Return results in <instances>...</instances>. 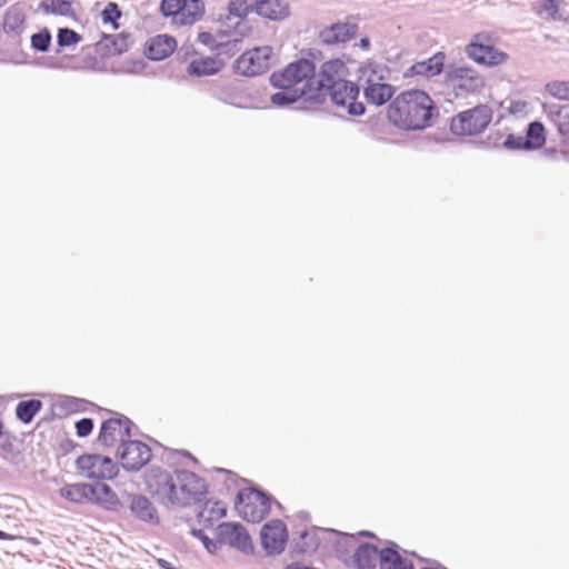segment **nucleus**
Masks as SVG:
<instances>
[{
    "instance_id": "1",
    "label": "nucleus",
    "mask_w": 569,
    "mask_h": 569,
    "mask_svg": "<svg viewBox=\"0 0 569 569\" xmlns=\"http://www.w3.org/2000/svg\"><path fill=\"white\" fill-rule=\"evenodd\" d=\"M146 483L148 490L163 505L190 506L201 501L207 493L204 480L188 470L170 472L152 468L146 476Z\"/></svg>"
},
{
    "instance_id": "2",
    "label": "nucleus",
    "mask_w": 569,
    "mask_h": 569,
    "mask_svg": "<svg viewBox=\"0 0 569 569\" xmlns=\"http://www.w3.org/2000/svg\"><path fill=\"white\" fill-rule=\"evenodd\" d=\"M436 112L432 99L421 90H408L397 96L388 108L389 120L403 130H421L431 126Z\"/></svg>"
},
{
    "instance_id": "3",
    "label": "nucleus",
    "mask_w": 569,
    "mask_h": 569,
    "mask_svg": "<svg viewBox=\"0 0 569 569\" xmlns=\"http://www.w3.org/2000/svg\"><path fill=\"white\" fill-rule=\"evenodd\" d=\"M315 63L309 59H300L290 63L281 71L273 72L270 82L273 87H291L305 91L303 100L312 102Z\"/></svg>"
},
{
    "instance_id": "4",
    "label": "nucleus",
    "mask_w": 569,
    "mask_h": 569,
    "mask_svg": "<svg viewBox=\"0 0 569 569\" xmlns=\"http://www.w3.org/2000/svg\"><path fill=\"white\" fill-rule=\"evenodd\" d=\"M348 68L340 59H332L323 62L318 72L313 76L312 102L322 103L326 101V93L333 90V97H339L341 87L346 90V77Z\"/></svg>"
},
{
    "instance_id": "5",
    "label": "nucleus",
    "mask_w": 569,
    "mask_h": 569,
    "mask_svg": "<svg viewBox=\"0 0 569 569\" xmlns=\"http://www.w3.org/2000/svg\"><path fill=\"white\" fill-rule=\"evenodd\" d=\"M383 71L381 66L362 68L358 80L366 101L376 107L387 103L396 92V88L386 82Z\"/></svg>"
},
{
    "instance_id": "6",
    "label": "nucleus",
    "mask_w": 569,
    "mask_h": 569,
    "mask_svg": "<svg viewBox=\"0 0 569 569\" xmlns=\"http://www.w3.org/2000/svg\"><path fill=\"white\" fill-rule=\"evenodd\" d=\"M497 39L492 32H478L472 36L465 51L471 60L479 64L489 67L501 64L508 59V54L495 47Z\"/></svg>"
},
{
    "instance_id": "7",
    "label": "nucleus",
    "mask_w": 569,
    "mask_h": 569,
    "mask_svg": "<svg viewBox=\"0 0 569 569\" xmlns=\"http://www.w3.org/2000/svg\"><path fill=\"white\" fill-rule=\"evenodd\" d=\"M492 109L488 104H478L459 112L450 122L451 131L457 136H475L482 132L492 120Z\"/></svg>"
},
{
    "instance_id": "8",
    "label": "nucleus",
    "mask_w": 569,
    "mask_h": 569,
    "mask_svg": "<svg viewBox=\"0 0 569 569\" xmlns=\"http://www.w3.org/2000/svg\"><path fill=\"white\" fill-rule=\"evenodd\" d=\"M269 496L256 489H241L236 498L234 507L241 518L248 522H260L270 510Z\"/></svg>"
},
{
    "instance_id": "9",
    "label": "nucleus",
    "mask_w": 569,
    "mask_h": 569,
    "mask_svg": "<svg viewBox=\"0 0 569 569\" xmlns=\"http://www.w3.org/2000/svg\"><path fill=\"white\" fill-rule=\"evenodd\" d=\"M446 77L456 97L480 92L485 87V78L472 67L450 66Z\"/></svg>"
},
{
    "instance_id": "10",
    "label": "nucleus",
    "mask_w": 569,
    "mask_h": 569,
    "mask_svg": "<svg viewBox=\"0 0 569 569\" xmlns=\"http://www.w3.org/2000/svg\"><path fill=\"white\" fill-rule=\"evenodd\" d=\"M272 64V49L269 46L253 48L242 53L234 62V71L246 77L264 73Z\"/></svg>"
},
{
    "instance_id": "11",
    "label": "nucleus",
    "mask_w": 569,
    "mask_h": 569,
    "mask_svg": "<svg viewBox=\"0 0 569 569\" xmlns=\"http://www.w3.org/2000/svg\"><path fill=\"white\" fill-rule=\"evenodd\" d=\"M76 463L80 472L91 479H112L118 473L117 465L107 456L83 455Z\"/></svg>"
},
{
    "instance_id": "12",
    "label": "nucleus",
    "mask_w": 569,
    "mask_h": 569,
    "mask_svg": "<svg viewBox=\"0 0 569 569\" xmlns=\"http://www.w3.org/2000/svg\"><path fill=\"white\" fill-rule=\"evenodd\" d=\"M117 456L126 470L138 471L150 461L151 449L141 441L128 440L118 450Z\"/></svg>"
},
{
    "instance_id": "13",
    "label": "nucleus",
    "mask_w": 569,
    "mask_h": 569,
    "mask_svg": "<svg viewBox=\"0 0 569 569\" xmlns=\"http://www.w3.org/2000/svg\"><path fill=\"white\" fill-rule=\"evenodd\" d=\"M256 7V0H230L228 3V14L221 22L228 28H233V34L240 39L248 32V23L244 20L247 14Z\"/></svg>"
},
{
    "instance_id": "14",
    "label": "nucleus",
    "mask_w": 569,
    "mask_h": 569,
    "mask_svg": "<svg viewBox=\"0 0 569 569\" xmlns=\"http://www.w3.org/2000/svg\"><path fill=\"white\" fill-rule=\"evenodd\" d=\"M131 425L132 421L124 416L108 419L101 425L98 441L106 447H113L117 442H121L122 448L128 441L126 438L130 437Z\"/></svg>"
},
{
    "instance_id": "15",
    "label": "nucleus",
    "mask_w": 569,
    "mask_h": 569,
    "mask_svg": "<svg viewBox=\"0 0 569 569\" xmlns=\"http://www.w3.org/2000/svg\"><path fill=\"white\" fill-rule=\"evenodd\" d=\"M339 91L340 94L337 99L333 97V90L326 93V99L329 97L338 111L347 112L350 116H361L365 113V104L357 100L359 83L346 80V90L341 87Z\"/></svg>"
},
{
    "instance_id": "16",
    "label": "nucleus",
    "mask_w": 569,
    "mask_h": 569,
    "mask_svg": "<svg viewBox=\"0 0 569 569\" xmlns=\"http://www.w3.org/2000/svg\"><path fill=\"white\" fill-rule=\"evenodd\" d=\"M241 40L238 36L233 34V31L220 30L217 34L211 32H200L198 34V41L211 49L218 50L221 53H234L239 51Z\"/></svg>"
},
{
    "instance_id": "17",
    "label": "nucleus",
    "mask_w": 569,
    "mask_h": 569,
    "mask_svg": "<svg viewBox=\"0 0 569 569\" xmlns=\"http://www.w3.org/2000/svg\"><path fill=\"white\" fill-rule=\"evenodd\" d=\"M358 31V26L350 22H338L326 27L319 31V40L327 46L347 42L352 39Z\"/></svg>"
},
{
    "instance_id": "18",
    "label": "nucleus",
    "mask_w": 569,
    "mask_h": 569,
    "mask_svg": "<svg viewBox=\"0 0 569 569\" xmlns=\"http://www.w3.org/2000/svg\"><path fill=\"white\" fill-rule=\"evenodd\" d=\"M177 41L168 34H159L151 38L146 48V54L151 60H162L169 57L176 49Z\"/></svg>"
},
{
    "instance_id": "19",
    "label": "nucleus",
    "mask_w": 569,
    "mask_h": 569,
    "mask_svg": "<svg viewBox=\"0 0 569 569\" xmlns=\"http://www.w3.org/2000/svg\"><path fill=\"white\" fill-rule=\"evenodd\" d=\"M443 66L445 54L442 52H438L427 60L413 63L405 73V76H421L426 78H431L440 74L441 71L443 70Z\"/></svg>"
},
{
    "instance_id": "20",
    "label": "nucleus",
    "mask_w": 569,
    "mask_h": 569,
    "mask_svg": "<svg viewBox=\"0 0 569 569\" xmlns=\"http://www.w3.org/2000/svg\"><path fill=\"white\" fill-rule=\"evenodd\" d=\"M26 29V14L23 9L16 4L11 6L3 17V30L7 36L18 41Z\"/></svg>"
},
{
    "instance_id": "21",
    "label": "nucleus",
    "mask_w": 569,
    "mask_h": 569,
    "mask_svg": "<svg viewBox=\"0 0 569 569\" xmlns=\"http://www.w3.org/2000/svg\"><path fill=\"white\" fill-rule=\"evenodd\" d=\"M254 11L269 20H281L289 16L288 0H256Z\"/></svg>"
},
{
    "instance_id": "22",
    "label": "nucleus",
    "mask_w": 569,
    "mask_h": 569,
    "mask_svg": "<svg viewBox=\"0 0 569 569\" xmlns=\"http://www.w3.org/2000/svg\"><path fill=\"white\" fill-rule=\"evenodd\" d=\"M377 561L381 567V550H378L373 545H361L355 551L353 565L357 569H373Z\"/></svg>"
},
{
    "instance_id": "23",
    "label": "nucleus",
    "mask_w": 569,
    "mask_h": 569,
    "mask_svg": "<svg viewBox=\"0 0 569 569\" xmlns=\"http://www.w3.org/2000/svg\"><path fill=\"white\" fill-rule=\"evenodd\" d=\"M130 509L138 519L144 522L154 525L159 521L156 508L146 497H133L131 500Z\"/></svg>"
},
{
    "instance_id": "24",
    "label": "nucleus",
    "mask_w": 569,
    "mask_h": 569,
    "mask_svg": "<svg viewBox=\"0 0 569 569\" xmlns=\"http://www.w3.org/2000/svg\"><path fill=\"white\" fill-rule=\"evenodd\" d=\"M222 62L211 57L193 59L187 71L191 76L204 77L218 73L222 68Z\"/></svg>"
},
{
    "instance_id": "25",
    "label": "nucleus",
    "mask_w": 569,
    "mask_h": 569,
    "mask_svg": "<svg viewBox=\"0 0 569 569\" xmlns=\"http://www.w3.org/2000/svg\"><path fill=\"white\" fill-rule=\"evenodd\" d=\"M381 569H415L412 563L402 558L398 546L391 543L390 547L381 549Z\"/></svg>"
},
{
    "instance_id": "26",
    "label": "nucleus",
    "mask_w": 569,
    "mask_h": 569,
    "mask_svg": "<svg viewBox=\"0 0 569 569\" xmlns=\"http://www.w3.org/2000/svg\"><path fill=\"white\" fill-rule=\"evenodd\" d=\"M61 497L76 502L81 503L84 501H91L92 499V485L89 483H74L68 485L60 490Z\"/></svg>"
},
{
    "instance_id": "27",
    "label": "nucleus",
    "mask_w": 569,
    "mask_h": 569,
    "mask_svg": "<svg viewBox=\"0 0 569 569\" xmlns=\"http://www.w3.org/2000/svg\"><path fill=\"white\" fill-rule=\"evenodd\" d=\"M40 9L47 14H56L69 18L76 17L72 2L68 0H43L40 3Z\"/></svg>"
},
{
    "instance_id": "28",
    "label": "nucleus",
    "mask_w": 569,
    "mask_h": 569,
    "mask_svg": "<svg viewBox=\"0 0 569 569\" xmlns=\"http://www.w3.org/2000/svg\"><path fill=\"white\" fill-rule=\"evenodd\" d=\"M280 91L271 94L270 100L277 107H287L303 99L305 91L301 89H292L291 87H277Z\"/></svg>"
},
{
    "instance_id": "29",
    "label": "nucleus",
    "mask_w": 569,
    "mask_h": 569,
    "mask_svg": "<svg viewBox=\"0 0 569 569\" xmlns=\"http://www.w3.org/2000/svg\"><path fill=\"white\" fill-rule=\"evenodd\" d=\"M91 501L102 503L108 508L114 507L119 503L117 495L104 482H96L92 485Z\"/></svg>"
},
{
    "instance_id": "30",
    "label": "nucleus",
    "mask_w": 569,
    "mask_h": 569,
    "mask_svg": "<svg viewBox=\"0 0 569 569\" xmlns=\"http://www.w3.org/2000/svg\"><path fill=\"white\" fill-rule=\"evenodd\" d=\"M204 13V3L202 0H184L183 10L180 18L182 24H192Z\"/></svg>"
},
{
    "instance_id": "31",
    "label": "nucleus",
    "mask_w": 569,
    "mask_h": 569,
    "mask_svg": "<svg viewBox=\"0 0 569 569\" xmlns=\"http://www.w3.org/2000/svg\"><path fill=\"white\" fill-rule=\"evenodd\" d=\"M42 402L40 400L31 399L18 403L16 413L19 420L24 423L32 421L34 416L41 410Z\"/></svg>"
},
{
    "instance_id": "32",
    "label": "nucleus",
    "mask_w": 569,
    "mask_h": 569,
    "mask_svg": "<svg viewBox=\"0 0 569 569\" xmlns=\"http://www.w3.org/2000/svg\"><path fill=\"white\" fill-rule=\"evenodd\" d=\"M525 141L528 150L540 148L546 141L543 126L538 121L531 122L528 126Z\"/></svg>"
},
{
    "instance_id": "33",
    "label": "nucleus",
    "mask_w": 569,
    "mask_h": 569,
    "mask_svg": "<svg viewBox=\"0 0 569 569\" xmlns=\"http://www.w3.org/2000/svg\"><path fill=\"white\" fill-rule=\"evenodd\" d=\"M549 117L555 126L558 128V131L569 138V108L568 107H559L550 109Z\"/></svg>"
},
{
    "instance_id": "34",
    "label": "nucleus",
    "mask_w": 569,
    "mask_h": 569,
    "mask_svg": "<svg viewBox=\"0 0 569 569\" xmlns=\"http://www.w3.org/2000/svg\"><path fill=\"white\" fill-rule=\"evenodd\" d=\"M537 13L546 20H560L559 0H538Z\"/></svg>"
},
{
    "instance_id": "35",
    "label": "nucleus",
    "mask_w": 569,
    "mask_h": 569,
    "mask_svg": "<svg viewBox=\"0 0 569 569\" xmlns=\"http://www.w3.org/2000/svg\"><path fill=\"white\" fill-rule=\"evenodd\" d=\"M107 47L112 54H121L126 52L130 47V36L127 33H119L114 36H108L104 38Z\"/></svg>"
},
{
    "instance_id": "36",
    "label": "nucleus",
    "mask_w": 569,
    "mask_h": 569,
    "mask_svg": "<svg viewBox=\"0 0 569 569\" xmlns=\"http://www.w3.org/2000/svg\"><path fill=\"white\" fill-rule=\"evenodd\" d=\"M287 536H261V545L268 556L280 553L284 550Z\"/></svg>"
},
{
    "instance_id": "37",
    "label": "nucleus",
    "mask_w": 569,
    "mask_h": 569,
    "mask_svg": "<svg viewBox=\"0 0 569 569\" xmlns=\"http://www.w3.org/2000/svg\"><path fill=\"white\" fill-rule=\"evenodd\" d=\"M546 90L559 100H569V81H552L546 86Z\"/></svg>"
},
{
    "instance_id": "38",
    "label": "nucleus",
    "mask_w": 569,
    "mask_h": 569,
    "mask_svg": "<svg viewBox=\"0 0 569 569\" xmlns=\"http://www.w3.org/2000/svg\"><path fill=\"white\" fill-rule=\"evenodd\" d=\"M184 0H162L160 10L166 17L181 18Z\"/></svg>"
},
{
    "instance_id": "39",
    "label": "nucleus",
    "mask_w": 569,
    "mask_h": 569,
    "mask_svg": "<svg viewBox=\"0 0 569 569\" xmlns=\"http://www.w3.org/2000/svg\"><path fill=\"white\" fill-rule=\"evenodd\" d=\"M101 16L104 23H111L114 29L119 28L117 20L121 18L122 12L116 2H109L102 10Z\"/></svg>"
},
{
    "instance_id": "40",
    "label": "nucleus",
    "mask_w": 569,
    "mask_h": 569,
    "mask_svg": "<svg viewBox=\"0 0 569 569\" xmlns=\"http://www.w3.org/2000/svg\"><path fill=\"white\" fill-rule=\"evenodd\" d=\"M57 41L60 47H69L81 41V36L72 29L60 28L57 34Z\"/></svg>"
},
{
    "instance_id": "41",
    "label": "nucleus",
    "mask_w": 569,
    "mask_h": 569,
    "mask_svg": "<svg viewBox=\"0 0 569 569\" xmlns=\"http://www.w3.org/2000/svg\"><path fill=\"white\" fill-rule=\"evenodd\" d=\"M51 43V34L47 29H43L31 37V46L38 51H48Z\"/></svg>"
},
{
    "instance_id": "42",
    "label": "nucleus",
    "mask_w": 569,
    "mask_h": 569,
    "mask_svg": "<svg viewBox=\"0 0 569 569\" xmlns=\"http://www.w3.org/2000/svg\"><path fill=\"white\" fill-rule=\"evenodd\" d=\"M228 545L241 550L244 553L253 552L251 536H227Z\"/></svg>"
},
{
    "instance_id": "43",
    "label": "nucleus",
    "mask_w": 569,
    "mask_h": 569,
    "mask_svg": "<svg viewBox=\"0 0 569 569\" xmlns=\"http://www.w3.org/2000/svg\"><path fill=\"white\" fill-rule=\"evenodd\" d=\"M198 537L201 538L203 546L211 553L216 552L222 545L228 542L227 536H213L212 538L209 536Z\"/></svg>"
},
{
    "instance_id": "44",
    "label": "nucleus",
    "mask_w": 569,
    "mask_h": 569,
    "mask_svg": "<svg viewBox=\"0 0 569 569\" xmlns=\"http://www.w3.org/2000/svg\"><path fill=\"white\" fill-rule=\"evenodd\" d=\"M259 533H288V530L283 521L276 519L264 523Z\"/></svg>"
},
{
    "instance_id": "45",
    "label": "nucleus",
    "mask_w": 569,
    "mask_h": 569,
    "mask_svg": "<svg viewBox=\"0 0 569 569\" xmlns=\"http://www.w3.org/2000/svg\"><path fill=\"white\" fill-rule=\"evenodd\" d=\"M502 146L510 150H519V149H527V143L525 141V137L522 136H513L508 134L505 141L502 142Z\"/></svg>"
},
{
    "instance_id": "46",
    "label": "nucleus",
    "mask_w": 569,
    "mask_h": 569,
    "mask_svg": "<svg viewBox=\"0 0 569 569\" xmlns=\"http://www.w3.org/2000/svg\"><path fill=\"white\" fill-rule=\"evenodd\" d=\"M216 533H247V530L237 522H221L217 526Z\"/></svg>"
},
{
    "instance_id": "47",
    "label": "nucleus",
    "mask_w": 569,
    "mask_h": 569,
    "mask_svg": "<svg viewBox=\"0 0 569 569\" xmlns=\"http://www.w3.org/2000/svg\"><path fill=\"white\" fill-rule=\"evenodd\" d=\"M93 429V420L90 418H82L76 422V430L79 437H87Z\"/></svg>"
},
{
    "instance_id": "48",
    "label": "nucleus",
    "mask_w": 569,
    "mask_h": 569,
    "mask_svg": "<svg viewBox=\"0 0 569 569\" xmlns=\"http://www.w3.org/2000/svg\"><path fill=\"white\" fill-rule=\"evenodd\" d=\"M296 519L301 521V522H307V521H309V513L306 512V511H299L296 515Z\"/></svg>"
},
{
    "instance_id": "49",
    "label": "nucleus",
    "mask_w": 569,
    "mask_h": 569,
    "mask_svg": "<svg viewBox=\"0 0 569 569\" xmlns=\"http://www.w3.org/2000/svg\"><path fill=\"white\" fill-rule=\"evenodd\" d=\"M359 47L365 49V50H368L370 48V40L368 38H362L359 41Z\"/></svg>"
},
{
    "instance_id": "50",
    "label": "nucleus",
    "mask_w": 569,
    "mask_h": 569,
    "mask_svg": "<svg viewBox=\"0 0 569 569\" xmlns=\"http://www.w3.org/2000/svg\"><path fill=\"white\" fill-rule=\"evenodd\" d=\"M312 529L315 530H323V528H319V527H312ZM325 531L327 533H332V535H336V533H346L345 531H340V530H337V529H325Z\"/></svg>"
},
{
    "instance_id": "51",
    "label": "nucleus",
    "mask_w": 569,
    "mask_h": 569,
    "mask_svg": "<svg viewBox=\"0 0 569 569\" xmlns=\"http://www.w3.org/2000/svg\"><path fill=\"white\" fill-rule=\"evenodd\" d=\"M211 512H217L219 517H223L226 515V510L223 508L212 509Z\"/></svg>"
},
{
    "instance_id": "52",
    "label": "nucleus",
    "mask_w": 569,
    "mask_h": 569,
    "mask_svg": "<svg viewBox=\"0 0 569 569\" xmlns=\"http://www.w3.org/2000/svg\"><path fill=\"white\" fill-rule=\"evenodd\" d=\"M296 533L307 535V533H309V528L308 527H302L300 529H297Z\"/></svg>"
},
{
    "instance_id": "53",
    "label": "nucleus",
    "mask_w": 569,
    "mask_h": 569,
    "mask_svg": "<svg viewBox=\"0 0 569 569\" xmlns=\"http://www.w3.org/2000/svg\"><path fill=\"white\" fill-rule=\"evenodd\" d=\"M220 99H221V100H223V101H226V102H228V103H230V104H236V102H234V100H233L232 98L227 99V98H224V97H220Z\"/></svg>"
},
{
    "instance_id": "54",
    "label": "nucleus",
    "mask_w": 569,
    "mask_h": 569,
    "mask_svg": "<svg viewBox=\"0 0 569 569\" xmlns=\"http://www.w3.org/2000/svg\"><path fill=\"white\" fill-rule=\"evenodd\" d=\"M190 533H192V535H196V533H202V530H201V529H194V528H192V529L190 530Z\"/></svg>"
},
{
    "instance_id": "55",
    "label": "nucleus",
    "mask_w": 569,
    "mask_h": 569,
    "mask_svg": "<svg viewBox=\"0 0 569 569\" xmlns=\"http://www.w3.org/2000/svg\"><path fill=\"white\" fill-rule=\"evenodd\" d=\"M356 533L365 535V533H372V532L369 530H360V531H357Z\"/></svg>"
},
{
    "instance_id": "56",
    "label": "nucleus",
    "mask_w": 569,
    "mask_h": 569,
    "mask_svg": "<svg viewBox=\"0 0 569 569\" xmlns=\"http://www.w3.org/2000/svg\"><path fill=\"white\" fill-rule=\"evenodd\" d=\"M306 551H307V549H305V548H302V547H301V548H299V550H298L297 552H298V553H302V552H306Z\"/></svg>"
},
{
    "instance_id": "57",
    "label": "nucleus",
    "mask_w": 569,
    "mask_h": 569,
    "mask_svg": "<svg viewBox=\"0 0 569 569\" xmlns=\"http://www.w3.org/2000/svg\"><path fill=\"white\" fill-rule=\"evenodd\" d=\"M306 537H307V536L301 535V536H299V540H300V541H303V540L306 539Z\"/></svg>"
},
{
    "instance_id": "58",
    "label": "nucleus",
    "mask_w": 569,
    "mask_h": 569,
    "mask_svg": "<svg viewBox=\"0 0 569 569\" xmlns=\"http://www.w3.org/2000/svg\"><path fill=\"white\" fill-rule=\"evenodd\" d=\"M173 490H174V491H179V486H176V485H174V486H173V488H172V491H173Z\"/></svg>"
},
{
    "instance_id": "59",
    "label": "nucleus",
    "mask_w": 569,
    "mask_h": 569,
    "mask_svg": "<svg viewBox=\"0 0 569 569\" xmlns=\"http://www.w3.org/2000/svg\"><path fill=\"white\" fill-rule=\"evenodd\" d=\"M6 3V0H0V7Z\"/></svg>"
},
{
    "instance_id": "60",
    "label": "nucleus",
    "mask_w": 569,
    "mask_h": 569,
    "mask_svg": "<svg viewBox=\"0 0 569 569\" xmlns=\"http://www.w3.org/2000/svg\"><path fill=\"white\" fill-rule=\"evenodd\" d=\"M276 505H277L278 508H281V503L276 501Z\"/></svg>"
},
{
    "instance_id": "61",
    "label": "nucleus",
    "mask_w": 569,
    "mask_h": 569,
    "mask_svg": "<svg viewBox=\"0 0 569 569\" xmlns=\"http://www.w3.org/2000/svg\"><path fill=\"white\" fill-rule=\"evenodd\" d=\"M7 536H0V538H6ZM10 538H12L13 536H9Z\"/></svg>"
},
{
    "instance_id": "62",
    "label": "nucleus",
    "mask_w": 569,
    "mask_h": 569,
    "mask_svg": "<svg viewBox=\"0 0 569 569\" xmlns=\"http://www.w3.org/2000/svg\"><path fill=\"white\" fill-rule=\"evenodd\" d=\"M0 533H4V532L0 530Z\"/></svg>"
}]
</instances>
